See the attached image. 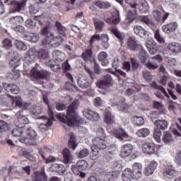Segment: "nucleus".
Returning <instances> with one entry per match:
<instances>
[{"label":"nucleus","mask_w":181,"mask_h":181,"mask_svg":"<svg viewBox=\"0 0 181 181\" xmlns=\"http://www.w3.org/2000/svg\"><path fill=\"white\" fill-rule=\"evenodd\" d=\"M63 42H64V38L62 36L54 37L52 38L47 37L42 40V46H44V47H59Z\"/></svg>","instance_id":"20e7f679"},{"label":"nucleus","mask_w":181,"mask_h":181,"mask_svg":"<svg viewBox=\"0 0 181 181\" xmlns=\"http://www.w3.org/2000/svg\"><path fill=\"white\" fill-rule=\"evenodd\" d=\"M16 46L17 49H19V50H26V49H28L26 45H25V43L19 40L16 41Z\"/></svg>","instance_id":"052dcab7"},{"label":"nucleus","mask_w":181,"mask_h":181,"mask_svg":"<svg viewBox=\"0 0 181 181\" xmlns=\"http://www.w3.org/2000/svg\"><path fill=\"white\" fill-rule=\"evenodd\" d=\"M36 53V49L35 48H31L28 51L24 57V62H25L26 64H32V63H35Z\"/></svg>","instance_id":"2eb2a0df"},{"label":"nucleus","mask_w":181,"mask_h":181,"mask_svg":"<svg viewBox=\"0 0 181 181\" xmlns=\"http://www.w3.org/2000/svg\"><path fill=\"white\" fill-rule=\"evenodd\" d=\"M110 32L119 40L120 43H124V34L118 30V28L116 26H112L110 28Z\"/></svg>","instance_id":"7c9ffc66"},{"label":"nucleus","mask_w":181,"mask_h":181,"mask_svg":"<svg viewBox=\"0 0 181 181\" xmlns=\"http://www.w3.org/2000/svg\"><path fill=\"white\" fill-rule=\"evenodd\" d=\"M134 151V146L132 144H127L121 147L119 156L120 158H128Z\"/></svg>","instance_id":"ddd939ff"},{"label":"nucleus","mask_w":181,"mask_h":181,"mask_svg":"<svg viewBox=\"0 0 181 181\" xmlns=\"http://www.w3.org/2000/svg\"><path fill=\"white\" fill-rule=\"evenodd\" d=\"M23 127H17L16 128L13 129L11 132L13 136L16 137L22 136V134H23Z\"/></svg>","instance_id":"603ef678"},{"label":"nucleus","mask_w":181,"mask_h":181,"mask_svg":"<svg viewBox=\"0 0 181 181\" xmlns=\"http://www.w3.org/2000/svg\"><path fill=\"white\" fill-rule=\"evenodd\" d=\"M177 175V171L173 169L172 165H168L163 170V175L167 179H173Z\"/></svg>","instance_id":"dca6fc26"},{"label":"nucleus","mask_w":181,"mask_h":181,"mask_svg":"<svg viewBox=\"0 0 181 181\" xmlns=\"http://www.w3.org/2000/svg\"><path fill=\"white\" fill-rule=\"evenodd\" d=\"M78 106V102L74 100L66 110V115L64 113H58L56 117L60 122L67 124L68 127H74L81 122V117L78 116L76 109Z\"/></svg>","instance_id":"f257e3e1"},{"label":"nucleus","mask_w":181,"mask_h":181,"mask_svg":"<svg viewBox=\"0 0 181 181\" xmlns=\"http://www.w3.org/2000/svg\"><path fill=\"white\" fill-rule=\"evenodd\" d=\"M155 39L158 42V43H165V39L160 35L159 30H157L154 34Z\"/></svg>","instance_id":"13d9d810"},{"label":"nucleus","mask_w":181,"mask_h":181,"mask_svg":"<svg viewBox=\"0 0 181 181\" xmlns=\"http://www.w3.org/2000/svg\"><path fill=\"white\" fill-rule=\"evenodd\" d=\"M154 125L158 131H165L168 129V124L166 120L158 119L154 122Z\"/></svg>","instance_id":"473e14b6"},{"label":"nucleus","mask_w":181,"mask_h":181,"mask_svg":"<svg viewBox=\"0 0 181 181\" xmlns=\"http://www.w3.org/2000/svg\"><path fill=\"white\" fill-rule=\"evenodd\" d=\"M127 46L130 50H139L142 49V45L138 44L135 37H129L127 41Z\"/></svg>","instance_id":"aec40b11"},{"label":"nucleus","mask_w":181,"mask_h":181,"mask_svg":"<svg viewBox=\"0 0 181 181\" xmlns=\"http://www.w3.org/2000/svg\"><path fill=\"white\" fill-rule=\"evenodd\" d=\"M91 150L90 158L92 160H95V159L98 158V148H96L95 146H91Z\"/></svg>","instance_id":"5fc2aeb1"},{"label":"nucleus","mask_w":181,"mask_h":181,"mask_svg":"<svg viewBox=\"0 0 181 181\" xmlns=\"http://www.w3.org/2000/svg\"><path fill=\"white\" fill-rule=\"evenodd\" d=\"M176 128H177V129H176ZM170 129L174 135H175L176 136H180V133H179V132L177 131V129H179V131L181 132V127H180V125H179V124L176 123L175 126L172 125L170 127Z\"/></svg>","instance_id":"864d4df0"},{"label":"nucleus","mask_w":181,"mask_h":181,"mask_svg":"<svg viewBox=\"0 0 181 181\" xmlns=\"http://www.w3.org/2000/svg\"><path fill=\"white\" fill-rule=\"evenodd\" d=\"M55 28L57 30V33H59L61 36H63V37H66V36H67V34L66 33V32H67V29H66V27H64L62 23L59 21H56Z\"/></svg>","instance_id":"2f4dec72"},{"label":"nucleus","mask_w":181,"mask_h":181,"mask_svg":"<svg viewBox=\"0 0 181 181\" xmlns=\"http://www.w3.org/2000/svg\"><path fill=\"white\" fill-rule=\"evenodd\" d=\"M155 144L153 143H145L143 144L142 151L144 153L148 155H152L155 153Z\"/></svg>","instance_id":"b1692460"},{"label":"nucleus","mask_w":181,"mask_h":181,"mask_svg":"<svg viewBox=\"0 0 181 181\" xmlns=\"http://www.w3.org/2000/svg\"><path fill=\"white\" fill-rule=\"evenodd\" d=\"M105 122L107 125H111L115 122V117L110 111L105 112Z\"/></svg>","instance_id":"f704fd0d"},{"label":"nucleus","mask_w":181,"mask_h":181,"mask_svg":"<svg viewBox=\"0 0 181 181\" xmlns=\"http://www.w3.org/2000/svg\"><path fill=\"white\" fill-rule=\"evenodd\" d=\"M142 176V164L139 163H134L132 168H126L122 175L123 181H131V179L138 180Z\"/></svg>","instance_id":"f03ea898"},{"label":"nucleus","mask_w":181,"mask_h":181,"mask_svg":"<svg viewBox=\"0 0 181 181\" xmlns=\"http://www.w3.org/2000/svg\"><path fill=\"white\" fill-rule=\"evenodd\" d=\"M95 40H101L100 34H95L90 37V40H89V46L93 47V43L95 42Z\"/></svg>","instance_id":"680f3d73"},{"label":"nucleus","mask_w":181,"mask_h":181,"mask_svg":"<svg viewBox=\"0 0 181 181\" xmlns=\"http://www.w3.org/2000/svg\"><path fill=\"white\" fill-rule=\"evenodd\" d=\"M107 57H108V54L104 51L98 54V59L99 62H101V65L103 66H108L110 64V62Z\"/></svg>","instance_id":"c756f323"},{"label":"nucleus","mask_w":181,"mask_h":181,"mask_svg":"<svg viewBox=\"0 0 181 181\" xmlns=\"http://www.w3.org/2000/svg\"><path fill=\"white\" fill-rule=\"evenodd\" d=\"M26 134L28 136H29V139H21V142L25 143L28 141L29 145H36L37 144V133L35 130L32 129V127H29L27 129Z\"/></svg>","instance_id":"6e6552de"},{"label":"nucleus","mask_w":181,"mask_h":181,"mask_svg":"<svg viewBox=\"0 0 181 181\" xmlns=\"http://www.w3.org/2000/svg\"><path fill=\"white\" fill-rule=\"evenodd\" d=\"M54 168V171L57 173H60L61 175H64L66 172V168L63 165V164H55L53 165Z\"/></svg>","instance_id":"de8ad7c7"},{"label":"nucleus","mask_w":181,"mask_h":181,"mask_svg":"<svg viewBox=\"0 0 181 181\" xmlns=\"http://www.w3.org/2000/svg\"><path fill=\"white\" fill-rule=\"evenodd\" d=\"M78 86H79L81 88H88L90 86H91V83L88 81L87 77L82 76L78 79Z\"/></svg>","instance_id":"72a5a7b5"},{"label":"nucleus","mask_w":181,"mask_h":181,"mask_svg":"<svg viewBox=\"0 0 181 181\" xmlns=\"http://www.w3.org/2000/svg\"><path fill=\"white\" fill-rule=\"evenodd\" d=\"M25 40H28V42H32L33 43H36L40 39L39 35L36 33H28L24 36Z\"/></svg>","instance_id":"c9c22d12"},{"label":"nucleus","mask_w":181,"mask_h":181,"mask_svg":"<svg viewBox=\"0 0 181 181\" xmlns=\"http://www.w3.org/2000/svg\"><path fill=\"white\" fill-rule=\"evenodd\" d=\"M113 136H115L119 141H129V135L122 128L115 129L112 132Z\"/></svg>","instance_id":"9b49d317"},{"label":"nucleus","mask_w":181,"mask_h":181,"mask_svg":"<svg viewBox=\"0 0 181 181\" xmlns=\"http://www.w3.org/2000/svg\"><path fill=\"white\" fill-rule=\"evenodd\" d=\"M35 19L39 21L40 25H45V27L41 30L42 35L44 36L49 35V30L52 25L50 19L47 17H45L44 16H37L35 17Z\"/></svg>","instance_id":"423d86ee"},{"label":"nucleus","mask_w":181,"mask_h":181,"mask_svg":"<svg viewBox=\"0 0 181 181\" xmlns=\"http://www.w3.org/2000/svg\"><path fill=\"white\" fill-rule=\"evenodd\" d=\"M167 49H168V50H170L172 53H180L181 44L176 42H170L168 45Z\"/></svg>","instance_id":"cd10ccee"},{"label":"nucleus","mask_w":181,"mask_h":181,"mask_svg":"<svg viewBox=\"0 0 181 181\" xmlns=\"http://www.w3.org/2000/svg\"><path fill=\"white\" fill-rule=\"evenodd\" d=\"M117 108L119 111H122L123 112H127L128 111V104L125 103V99H122V100L119 101L117 103Z\"/></svg>","instance_id":"37998d69"},{"label":"nucleus","mask_w":181,"mask_h":181,"mask_svg":"<svg viewBox=\"0 0 181 181\" xmlns=\"http://www.w3.org/2000/svg\"><path fill=\"white\" fill-rule=\"evenodd\" d=\"M112 86H114V80L111 75L109 74L105 75L103 79L98 81L96 83V87L102 88L103 90L110 88V87H112Z\"/></svg>","instance_id":"39448f33"},{"label":"nucleus","mask_w":181,"mask_h":181,"mask_svg":"<svg viewBox=\"0 0 181 181\" xmlns=\"http://www.w3.org/2000/svg\"><path fill=\"white\" fill-rule=\"evenodd\" d=\"M136 135L140 138H146L149 135V130L146 128L141 129L136 132Z\"/></svg>","instance_id":"8fccbe9b"},{"label":"nucleus","mask_w":181,"mask_h":181,"mask_svg":"<svg viewBox=\"0 0 181 181\" xmlns=\"http://www.w3.org/2000/svg\"><path fill=\"white\" fill-rule=\"evenodd\" d=\"M55 108L57 111H64L66 110V105L59 102L55 103Z\"/></svg>","instance_id":"69168bd1"},{"label":"nucleus","mask_w":181,"mask_h":181,"mask_svg":"<svg viewBox=\"0 0 181 181\" xmlns=\"http://www.w3.org/2000/svg\"><path fill=\"white\" fill-rule=\"evenodd\" d=\"M131 64H132V70L133 71H136L138 69H139V63L136 60V59L131 58L130 59Z\"/></svg>","instance_id":"6e6d98bb"},{"label":"nucleus","mask_w":181,"mask_h":181,"mask_svg":"<svg viewBox=\"0 0 181 181\" xmlns=\"http://www.w3.org/2000/svg\"><path fill=\"white\" fill-rule=\"evenodd\" d=\"M3 87L7 93H11V94H19V87L15 84L3 83Z\"/></svg>","instance_id":"393cba45"},{"label":"nucleus","mask_w":181,"mask_h":181,"mask_svg":"<svg viewBox=\"0 0 181 181\" xmlns=\"http://www.w3.org/2000/svg\"><path fill=\"white\" fill-rule=\"evenodd\" d=\"M152 13L153 18L155 19L156 22H158L159 23H165V22H166V19L169 18V13H165L162 16V13H160V11L155 10Z\"/></svg>","instance_id":"4468645a"},{"label":"nucleus","mask_w":181,"mask_h":181,"mask_svg":"<svg viewBox=\"0 0 181 181\" xmlns=\"http://www.w3.org/2000/svg\"><path fill=\"white\" fill-rule=\"evenodd\" d=\"M151 87H152V88H155V90H159V91L163 93V94L167 98H170L171 97V98H173V100H177V96H176V95H175V93H173V92L170 90V89L168 90V92H166V90H165V88H163V86H159L156 84V82H153L151 84Z\"/></svg>","instance_id":"9d476101"},{"label":"nucleus","mask_w":181,"mask_h":181,"mask_svg":"<svg viewBox=\"0 0 181 181\" xmlns=\"http://www.w3.org/2000/svg\"><path fill=\"white\" fill-rule=\"evenodd\" d=\"M143 77L148 83L152 81V75H151V72L148 71H143Z\"/></svg>","instance_id":"338daca9"},{"label":"nucleus","mask_w":181,"mask_h":181,"mask_svg":"<svg viewBox=\"0 0 181 181\" xmlns=\"http://www.w3.org/2000/svg\"><path fill=\"white\" fill-rule=\"evenodd\" d=\"M3 47L5 49H9V47H12V42L9 39H5L2 42Z\"/></svg>","instance_id":"774afa93"},{"label":"nucleus","mask_w":181,"mask_h":181,"mask_svg":"<svg viewBox=\"0 0 181 181\" xmlns=\"http://www.w3.org/2000/svg\"><path fill=\"white\" fill-rule=\"evenodd\" d=\"M33 181H47V176L45 172H41L33 177Z\"/></svg>","instance_id":"09e8293b"},{"label":"nucleus","mask_w":181,"mask_h":181,"mask_svg":"<svg viewBox=\"0 0 181 181\" xmlns=\"http://www.w3.org/2000/svg\"><path fill=\"white\" fill-rule=\"evenodd\" d=\"M94 5L100 9H108V8H111V4L107 1H97L94 3Z\"/></svg>","instance_id":"79ce46f5"},{"label":"nucleus","mask_w":181,"mask_h":181,"mask_svg":"<svg viewBox=\"0 0 181 181\" xmlns=\"http://www.w3.org/2000/svg\"><path fill=\"white\" fill-rule=\"evenodd\" d=\"M11 104V105L15 104L16 107H19V108H23L24 110H28L29 107V103H23L22 98L19 96L13 98L11 95L7 94L1 97V107H9Z\"/></svg>","instance_id":"7ed1b4c3"},{"label":"nucleus","mask_w":181,"mask_h":181,"mask_svg":"<svg viewBox=\"0 0 181 181\" xmlns=\"http://www.w3.org/2000/svg\"><path fill=\"white\" fill-rule=\"evenodd\" d=\"M96 148V149H105L107 148V141L105 139H100V138H95L93 140V146Z\"/></svg>","instance_id":"412c9836"},{"label":"nucleus","mask_w":181,"mask_h":181,"mask_svg":"<svg viewBox=\"0 0 181 181\" xmlns=\"http://www.w3.org/2000/svg\"><path fill=\"white\" fill-rule=\"evenodd\" d=\"M47 64L49 67H50L51 70L54 73H59L60 70H62V67L60 66V61L59 60V57L56 58V60L51 59L47 62Z\"/></svg>","instance_id":"f3484780"},{"label":"nucleus","mask_w":181,"mask_h":181,"mask_svg":"<svg viewBox=\"0 0 181 181\" xmlns=\"http://www.w3.org/2000/svg\"><path fill=\"white\" fill-rule=\"evenodd\" d=\"M8 4H11V9L15 12H19V11H22V8L26 6V1L25 0L21 1H11Z\"/></svg>","instance_id":"5701e85b"},{"label":"nucleus","mask_w":181,"mask_h":181,"mask_svg":"<svg viewBox=\"0 0 181 181\" xmlns=\"http://www.w3.org/2000/svg\"><path fill=\"white\" fill-rule=\"evenodd\" d=\"M179 25L177 24V22L173 21L169 23H167L162 26V30L165 33H172L173 32H175L176 29H177V27Z\"/></svg>","instance_id":"6ab92c4d"},{"label":"nucleus","mask_w":181,"mask_h":181,"mask_svg":"<svg viewBox=\"0 0 181 181\" xmlns=\"http://www.w3.org/2000/svg\"><path fill=\"white\" fill-rule=\"evenodd\" d=\"M120 173L119 171H110L107 173L105 177L107 180H116V179H118Z\"/></svg>","instance_id":"a19ab883"},{"label":"nucleus","mask_w":181,"mask_h":181,"mask_svg":"<svg viewBox=\"0 0 181 181\" xmlns=\"http://www.w3.org/2000/svg\"><path fill=\"white\" fill-rule=\"evenodd\" d=\"M83 115L89 121H99L101 118V116L97 112L88 109L83 110Z\"/></svg>","instance_id":"f8f14e48"},{"label":"nucleus","mask_w":181,"mask_h":181,"mask_svg":"<svg viewBox=\"0 0 181 181\" xmlns=\"http://www.w3.org/2000/svg\"><path fill=\"white\" fill-rule=\"evenodd\" d=\"M69 148H71L72 151H74L77 148V144H76V136L73 134H70V139L68 144Z\"/></svg>","instance_id":"49530a36"},{"label":"nucleus","mask_w":181,"mask_h":181,"mask_svg":"<svg viewBox=\"0 0 181 181\" xmlns=\"http://www.w3.org/2000/svg\"><path fill=\"white\" fill-rule=\"evenodd\" d=\"M134 32L136 35H139L140 37H144L148 35V31L145 30L141 26L137 25L134 28Z\"/></svg>","instance_id":"4c0bfd02"},{"label":"nucleus","mask_w":181,"mask_h":181,"mask_svg":"<svg viewBox=\"0 0 181 181\" xmlns=\"http://www.w3.org/2000/svg\"><path fill=\"white\" fill-rule=\"evenodd\" d=\"M146 46L150 54H155L158 52V45H156V42L153 40H148L146 43Z\"/></svg>","instance_id":"a878e982"},{"label":"nucleus","mask_w":181,"mask_h":181,"mask_svg":"<svg viewBox=\"0 0 181 181\" xmlns=\"http://www.w3.org/2000/svg\"><path fill=\"white\" fill-rule=\"evenodd\" d=\"M93 23H94L95 29L97 33L103 32V28L105 25L104 22L98 19L93 18Z\"/></svg>","instance_id":"ea45409f"},{"label":"nucleus","mask_w":181,"mask_h":181,"mask_svg":"<svg viewBox=\"0 0 181 181\" xmlns=\"http://www.w3.org/2000/svg\"><path fill=\"white\" fill-rule=\"evenodd\" d=\"M36 56L38 59H40V60H46V59L49 57V52L47 49H41L39 51H36Z\"/></svg>","instance_id":"58836bf2"},{"label":"nucleus","mask_w":181,"mask_h":181,"mask_svg":"<svg viewBox=\"0 0 181 181\" xmlns=\"http://www.w3.org/2000/svg\"><path fill=\"white\" fill-rule=\"evenodd\" d=\"M30 76L34 80H43V78H46L49 76V72L45 70L39 71L37 68L34 67L31 69Z\"/></svg>","instance_id":"1a4fd4ad"},{"label":"nucleus","mask_w":181,"mask_h":181,"mask_svg":"<svg viewBox=\"0 0 181 181\" xmlns=\"http://www.w3.org/2000/svg\"><path fill=\"white\" fill-rule=\"evenodd\" d=\"M96 138H100L103 139H105V132H104V129L99 127L96 132Z\"/></svg>","instance_id":"bf43d9fd"},{"label":"nucleus","mask_w":181,"mask_h":181,"mask_svg":"<svg viewBox=\"0 0 181 181\" xmlns=\"http://www.w3.org/2000/svg\"><path fill=\"white\" fill-rule=\"evenodd\" d=\"M76 165L79 170H86L88 168V163L85 160H81L76 163Z\"/></svg>","instance_id":"c03bdc74"},{"label":"nucleus","mask_w":181,"mask_h":181,"mask_svg":"<svg viewBox=\"0 0 181 181\" xmlns=\"http://www.w3.org/2000/svg\"><path fill=\"white\" fill-rule=\"evenodd\" d=\"M22 19V17L17 16L15 17H12L9 20V23L11 25H18V23H21V21Z\"/></svg>","instance_id":"4d7b16f0"},{"label":"nucleus","mask_w":181,"mask_h":181,"mask_svg":"<svg viewBox=\"0 0 181 181\" xmlns=\"http://www.w3.org/2000/svg\"><path fill=\"white\" fill-rule=\"evenodd\" d=\"M100 40H103V46L105 49H108V47L110 46L108 45V40H110V37H108V35L107 34H102L100 35Z\"/></svg>","instance_id":"3c124183"},{"label":"nucleus","mask_w":181,"mask_h":181,"mask_svg":"<svg viewBox=\"0 0 181 181\" xmlns=\"http://www.w3.org/2000/svg\"><path fill=\"white\" fill-rule=\"evenodd\" d=\"M81 59L83 62H93V47L89 45L86 49L81 54Z\"/></svg>","instance_id":"a211bd4d"},{"label":"nucleus","mask_w":181,"mask_h":181,"mask_svg":"<svg viewBox=\"0 0 181 181\" xmlns=\"http://www.w3.org/2000/svg\"><path fill=\"white\" fill-rule=\"evenodd\" d=\"M139 21H140V22H143L144 23L147 25V26H149V28H151V29H152L153 30V29H156V24H155L153 21H151L148 16H139Z\"/></svg>","instance_id":"c85d7f7f"},{"label":"nucleus","mask_w":181,"mask_h":181,"mask_svg":"<svg viewBox=\"0 0 181 181\" xmlns=\"http://www.w3.org/2000/svg\"><path fill=\"white\" fill-rule=\"evenodd\" d=\"M105 22L109 25H118V23L121 22V17H119V13H113L111 17L106 18Z\"/></svg>","instance_id":"4be33fe9"},{"label":"nucleus","mask_w":181,"mask_h":181,"mask_svg":"<svg viewBox=\"0 0 181 181\" xmlns=\"http://www.w3.org/2000/svg\"><path fill=\"white\" fill-rule=\"evenodd\" d=\"M163 141L165 144H170V142H173V137L172 136V134L169 132H164Z\"/></svg>","instance_id":"a18cd8bd"},{"label":"nucleus","mask_w":181,"mask_h":181,"mask_svg":"<svg viewBox=\"0 0 181 181\" xmlns=\"http://www.w3.org/2000/svg\"><path fill=\"white\" fill-rule=\"evenodd\" d=\"M139 50H141V52H139V59L141 61V63H142V64H145L148 60V59H149V54H148V52H146V50L144 49V48L139 49Z\"/></svg>","instance_id":"e433bc0d"},{"label":"nucleus","mask_w":181,"mask_h":181,"mask_svg":"<svg viewBox=\"0 0 181 181\" xmlns=\"http://www.w3.org/2000/svg\"><path fill=\"white\" fill-rule=\"evenodd\" d=\"M89 153H90V151H88V149L83 148L79 151V153H78V157L82 159L83 158H86V156L89 155Z\"/></svg>","instance_id":"e2e57ef3"},{"label":"nucleus","mask_w":181,"mask_h":181,"mask_svg":"<svg viewBox=\"0 0 181 181\" xmlns=\"http://www.w3.org/2000/svg\"><path fill=\"white\" fill-rule=\"evenodd\" d=\"M16 127H19V128H24L26 124H29V119L23 114V110H19L16 114Z\"/></svg>","instance_id":"0eeeda50"},{"label":"nucleus","mask_w":181,"mask_h":181,"mask_svg":"<svg viewBox=\"0 0 181 181\" xmlns=\"http://www.w3.org/2000/svg\"><path fill=\"white\" fill-rule=\"evenodd\" d=\"M145 66L148 70H156L159 67L157 64H152L151 62H146Z\"/></svg>","instance_id":"0e129e2a"},{"label":"nucleus","mask_w":181,"mask_h":181,"mask_svg":"<svg viewBox=\"0 0 181 181\" xmlns=\"http://www.w3.org/2000/svg\"><path fill=\"white\" fill-rule=\"evenodd\" d=\"M62 154L63 156V162L65 163V165H67V163H70V162H71L73 156L71 155V151H70V150L68 148H64L62 150Z\"/></svg>","instance_id":"bb28decb"}]
</instances>
